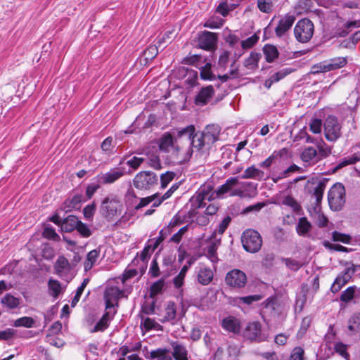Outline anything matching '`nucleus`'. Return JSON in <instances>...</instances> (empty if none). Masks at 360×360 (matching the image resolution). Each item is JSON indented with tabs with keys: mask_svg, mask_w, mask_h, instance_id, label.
I'll list each match as a JSON object with an SVG mask.
<instances>
[{
	"mask_svg": "<svg viewBox=\"0 0 360 360\" xmlns=\"http://www.w3.org/2000/svg\"><path fill=\"white\" fill-rule=\"evenodd\" d=\"M314 31L313 22L307 18H303L297 22L294 28V34L299 42L307 43L312 38Z\"/></svg>",
	"mask_w": 360,
	"mask_h": 360,
	"instance_id": "5",
	"label": "nucleus"
},
{
	"mask_svg": "<svg viewBox=\"0 0 360 360\" xmlns=\"http://www.w3.org/2000/svg\"><path fill=\"white\" fill-rule=\"evenodd\" d=\"M304 351L301 347H295L290 356L289 360H304Z\"/></svg>",
	"mask_w": 360,
	"mask_h": 360,
	"instance_id": "64",
	"label": "nucleus"
},
{
	"mask_svg": "<svg viewBox=\"0 0 360 360\" xmlns=\"http://www.w3.org/2000/svg\"><path fill=\"white\" fill-rule=\"evenodd\" d=\"M295 20V17L292 15H286L282 18L279 21L278 25L275 28L276 35L281 37L288 32Z\"/></svg>",
	"mask_w": 360,
	"mask_h": 360,
	"instance_id": "13",
	"label": "nucleus"
},
{
	"mask_svg": "<svg viewBox=\"0 0 360 360\" xmlns=\"http://www.w3.org/2000/svg\"><path fill=\"white\" fill-rule=\"evenodd\" d=\"M335 350L337 353L340 354L343 358L347 360H349V354L347 352V345L342 343L338 342L335 345Z\"/></svg>",
	"mask_w": 360,
	"mask_h": 360,
	"instance_id": "63",
	"label": "nucleus"
},
{
	"mask_svg": "<svg viewBox=\"0 0 360 360\" xmlns=\"http://www.w3.org/2000/svg\"><path fill=\"white\" fill-rule=\"evenodd\" d=\"M264 176V172L256 168L254 165L248 167L241 175L242 179H261Z\"/></svg>",
	"mask_w": 360,
	"mask_h": 360,
	"instance_id": "30",
	"label": "nucleus"
},
{
	"mask_svg": "<svg viewBox=\"0 0 360 360\" xmlns=\"http://www.w3.org/2000/svg\"><path fill=\"white\" fill-rule=\"evenodd\" d=\"M141 325L143 326L146 330H150L152 329L158 330L162 328V326L158 322L148 317L144 319H142Z\"/></svg>",
	"mask_w": 360,
	"mask_h": 360,
	"instance_id": "45",
	"label": "nucleus"
},
{
	"mask_svg": "<svg viewBox=\"0 0 360 360\" xmlns=\"http://www.w3.org/2000/svg\"><path fill=\"white\" fill-rule=\"evenodd\" d=\"M223 24L224 20L221 18H212L204 24V27L210 29H217L221 27Z\"/></svg>",
	"mask_w": 360,
	"mask_h": 360,
	"instance_id": "58",
	"label": "nucleus"
},
{
	"mask_svg": "<svg viewBox=\"0 0 360 360\" xmlns=\"http://www.w3.org/2000/svg\"><path fill=\"white\" fill-rule=\"evenodd\" d=\"M325 188V183L320 181L314 188L313 195L316 198V204H319L321 202Z\"/></svg>",
	"mask_w": 360,
	"mask_h": 360,
	"instance_id": "48",
	"label": "nucleus"
},
{
	"mask_svg": "<svg viewBox=\"0 0 360 360\" xmlns=\"http://www.w3.org/2000/svg\"><path fill=\"white\" fill-rule=\"evenodd\" d=\"M124 169L120 167L113 168L108 172L104 174L101 177V180L103 184H112L122 176H124Z\"/></svg>",
	"mask_w": 360,
	"mask_h": 360,
	"instance_id": "18",
	"label": "nucleus"
},
{
	"mask_svg": "<svg viewBox=\"0 0 360 360\" xmlns=\"http://www.w3.org/2000/svg\"><path fill=\"white\" fill-rule=\"evenodd\" d=\"M182 139H178V134L174 140L169 133L164 134L159 139V149L164 153H172L176 161L179 163L188 162L192 156V150L188 148L183 152Z\"/></svg>",
	"mask_w": 360,
	"mask_h": 360,
	"instance_id": "1",
	"label": "nucleus"
},
{
	"mask_svg": "<svg viewBox=\"0 0 360 360\" xmlns=\"http://www.w3.org/2000/svg\"><path fill=\"white\" fill-rule=\"evenodd\" d=\"M330 68L326 60L321 62L318 64L314 65L311 68V73L312 74H318L321 72H329Z\"/></svg>",
	"mask_w": 360,
	"mask_h": 360,
	"instance_id": "52",
	"label": "nucleus"
},
{
	"mask_svg": "<svg viewBox=\"0 0 360 360\" xmlns=\"http://www.w3.org/2000/svg\"><path fill=\"white\" fill-rule=\"evenodd\" d=\"M238 183V177H231L228 179L226 183L220 186L217 191V195L220 197L221 195L230 191L233 187L236 186Z\"/></svg>",
	"mask_w": 360,
	"mask_h": 360,
	"instance_id": "25",
	"label": "nucleus"
},
{
	"mask_svg": "<svg viewBox=\"0 0 360 360\" xmlns=\"http://www.w3.org/2000/svg\"><path fill=\"white\" fill-rule=\"evenodd\" d=\"M348 329L354 334L360 331V313L354 314L348 321Z\"/></svg>",
	"mask_w": 360,
	"mask_h": 360,
	"instance_id": "36",
	"label": "nucleus"
},
{
	"mask_svg": "<svg viewBox=\"0 0 360 360\" xmlns=\"http://www.w3.org/2000/svg\"><path fill=\"white\" fill-rule=\"evenodd\" d=\"M34 323V321L32 317L24 316L15 320L14 326L16 327L32 328Z\"/></svg>",
	"mask_w": 360,
	"mask_h": 360,
	"instance_id": "49",
	"label": "nucleus"
},
{
	"mask_svg": "<svg viewBox=\"0 0 360 360\" xmlns=\"http://www.w3.org/2000/svg\"><path fill=\"white\" fill-rule=\"evenodd\" d=\"M188 270V266L184 265L180 272L173 279V283L176 288H179L184 285V278Z\"/></svg>",
	"mask_w": 360,
	"mask_h": 360,
	"instance_id": "40",
	"label": "nucleus"
},
{
	"mask_svg": "<svg viewBox=\"0 0 360 360\" xmlns=\"http://www.w3.org/2000/svg\"><path fill=\"white\" fill-rule=\"evenodd\" d=\"M194 132L195 127L193 125L178 130V139H182V142H185L186 145V148L183 146V152H186L188 148L193 150V148L200 151L202 147L207 146L202 135Z\"/></svg>",
	"mask_w": 360,
	"mask_h": 360,
	"instance_id": "2",
	"label": "nucleus"
},
{
	"mask_svg": "<svg viewBox=\"0 0 360 360\" xmlns=\"http://www.w3.org/2000/svg\"><path fill=\"white\" fill-rule=\"evenodd\" d=\"M169 351L166 349L159 348L150 352V358L158 360H173L172 357L167 354Z\"/></svg>",
	"mask_w": 360,
	"mask_h": 360,
	"instance_id": "37",
	"label": "nucleus"
},
{
	"mask_svg": "<svg viewBox=\"0 0 360 360\" xmlns=\"http://www.w3.org/2000/svg\"><path fill=\"white\" fill-rule=\"evenodd\" d=\"M48 285L49 289L51 291L50 295L53 297H58V296L60 293V283L56 280L50 279Z\"/></svg>",
	"mask_w": 360,
	"mask_h": 360,
	"instance_id": "43",
	"label": "nucleus"
},
{
	"mask_svg": "<svg viewBox=\"0 0 360 360\" xmlns=\"http://www.w3.org/2000/svg\"><path fill=\"white\" fill-rule=\"evenodd\" d=\"M260 58V53L252 52L250 56L244 61L245 67L249 70H255L258 67V62Z\"/></svg>",
	"mask_w": 360,
	"mask_h": 360,
	"instance_id": "34",
	"label": "nucleus"
},
{
	"mask_svg": "<svg viewBox=\"0 0 360 360\" xmlns=\"http://www.w3.org/2000/svg\"><path fill=\"white\" fill-rule=\"evenodd\" d=\"M167 278H163L161 277L159 280L154 282L150 288V296L151 297H154L158 294L162 292L163 288L165 286V280Z\"/></svg>",
	"mask_w": 360,
	"mask_h": 360,
	"instance_id": "35",
	"label": "nucleus"
},
{
	"mask_svg": "<svg viewBox=\"0 0 360 360\" xmlns=\"http://www.w3.org/2000/svg\"><path fill=\"white\" fill-rule=\"evenodd\" d=\"M100 255V250L94 249L90 251L86 256V259L84 262V269L86 271L90 270L94 264L96 262Z\"/></svg>",
	"mask_w": 360,
	"mask_h": 360,
	"instance_id": "31",
	"label": "nucleus"
},
{
	"mask_svg": "<svg viewBox=\"0 0 360 360\" xmlns=\"http://www.w3.org/2000/svg\"><path fill=\"white\" fill-rule=\"evenodd\" d=\"M354 273L355 269L354 267L346 268L335 279L330 288L331 292L336 293L340 291V289L349 281Z\"/></svg>",
	"mask_w": 360,
	"mask_h": 360,
	"instance_id": "11",
	"label": "nucleus"
},
{
	"mask_svg": "<svg viewBox=\"0 0 360 360\" xmlns=\"http://www.w3.org/2000/svg\"><path fill=\"white\" fill-rule=\"evenodd\" d=\"M244 335L246 338L257 342H262L267 338V336L262 332V326L258 321L249 323L245 328Z\"/></svg>",
	"mask_w": 360,
	"mask_h": 360,
	"instance_id": "10",
	"label": "nucleus"
},
{
	"mask_svg": "<svg viewBox=\"0 0 360 360\" xmlns=\"http://www.w3.org/2000/svg\"><path fill=\"white\" fill-rule=\"evenodd\" d=\"M120 291L118 288H111L109 291H107L105 294V311H112L114 307V304L110 297H117Z\"/></svg>",
	"mask_w": 360,
	"mask_h": 360,
	"instance_id": "33",
	"label": "nucleus"
},
{
	"mask_svg": "<svg viewBox=\"0 0 360 360\" xmlns=\"http://www.w3.org/2000/svg\"><path fill=\"white\" fill-rule=\"evenodd\" d=\"M1 304L8 309H15L20 304V300L11 294H6L1 300Z\"/></svg>",
	"mask_w": 360,
	"mask_h": 360,
	"instance_id": "32",
	"label": "nucleus"
},
{
	"mask_svg": "<svg viewBox=\"0 0 360 360\" xmlns=\"http://www.w3.org/2000/svg\"><path fill=\"white\" fill-rule=\"evenodd\" d=\"M174 177V173L172 172H167L162 174H161L160 177L161 187L165 188L167 186L169 183L172 181Z\"/></svg>",
	"mask_w": 360,
	"mask_h": 360,
	"instance_id": "61",
	"label": "nucleus"
},
{
	"mask_svg": "<svg viewBox=\"0 0 360 360\" xmlns=\"http://www.w3.org/2000/svg\"><path fill=\"white\" fill-rule=\"evenodd\" d=\"M211 238L214 241L207 247V257L210 259L212 262L214 263L218 260L217 250V246L221 243V237L216 238V232H213Z\"/></svg>",
	"mask_w": 360,
	"mask_h": 360,
	"instance_id": "19",
	"label": "nucleus"
},
{
	"mask_svg": "<svg viewBox=\"0 0 360 360\" xmlns=\"http://www.w3.org/2000/svg\"><path fill=\"white\" fill-rule=\"evenodd\" d=\"M200 77L204 80H214L215 75L211 71V65L207 63L200 70Z\"/></svg>",
	"mask_w": 360,
	"mask_h": 360,
	"instance_id": "50",
	"label": "nucleus"
},
{
	"mask_svg": "<svg viewBox=\"0 0 360 360\" xmlns=\"http://www.w3.org/2000/svg\"><path fill=\"white\" fill-rule=\"evenodd\" d=\"M317 155L318 153L314 148L308 147L302 153L301 158L307 162L313 160Z\"/></svg>",
	"mask_w": 360,
	"mask_h": 360,
	"instance_id": "47",
	"label": "nucleus"
},
{
	"mask_svg": "<svg viewBox=\"0 0 360 360\" xmlns=\"http://www.w3.org/2000/svg\"><path fill=\"white\" fill-rule=\"evenodd\" d=\"M225 281L231 287L241 288L247 283L245 274L239 269H233L227 273Z\"/></svg>",
	"mask_w": 360,
	"mask_h": 360,
	"instance_id": "9",
	"label": "nucleus"
},
{
	"mask_svg": "<svg viewBox=\"0 0 360 360\" xmlns=\"http://www.w3.org/2000/svg\"><path fill=\"white\" fill-rule=\"evenodd\" d=\"M356 289L357 288L355 285L348 287L342 292L340 297V300L344 302H348L351 301L354 296Z\"/></svg>",
	"mask_w": 360,
	"mask_h": 360,
	"instance_id": "41",
	"label": "nucleus"
},
{
	"mask_svg": "<svg viewBox=\"0 0 360 360\" xmlns=\"http://www.w3.org/2000/svg\"><path fill=\"white\" fill-rule=\"evenodd\" d=\"M263 52L268 63H272L279 55L277 48L271 44H266L263 48Z\"/></svg>",
	"mask_w": 360,
	"mask_h": 360,
	"instance_id": "26",
	"label": "nucleus"
},
{
	"mask_svg": "<svg viewBox=\"0 0 360 360\" xmlns=\"http://www.w3.org/2000/svg\"><path fill=\"white\" fill-rule=\"evenodd\" d=\"M332 238L334 241H340L345 244L350 243L352 239L349 235L342 233L336 231L333 232Z\"/></svg>",
	"mask_w": 360,
	"mask_h": 360,
	"instance_id": "54",
	"label": "nucleus"
},
{
	"mask_svg": "<svg viewBox=\"0 0 360 360\" xmlns=\"http://www.w3.org/2000/svg\"><path fill=\"white\" fill-rule=\"evenodd\" d=\"M83 200V195L82 194H77L72 197L71 199H67L64 202V209L71 210L72 209H79L81 202Z\"/></svg>",
	"mask_w": 360,
	"mask_h": 360,
	"instance_id": "29",
	"label": "nucleus"
},
{
	"mask_svg": "<svg viewBox=\"0 0 360 360\" xmlns=\"http://www.w3.org/2000/svg\"><path fill=\"white\" fill-rule=\"evenodd\" d=\"M241 242L243 248L248 252H257L262 248V239L259 232L248 229L242 234Z\"/></svg>",
	"mask_w": 360,
	"mask_h": 360,
	"instance_id": "4",
	"label": "nucleus"
},
{
	"mask_svg": "<svg viewBox=\"0 0 360 360\" xmlns=\"http://www.w3.org/2000/svg\"><path fill=\"white\" fill-rule=\"evenodd\" d=\"M329 65L330 70H335L344 67L347 64V58L344 57L333 58L326 60Z\"/></svg>",
	"mask_w": 360,
	"mask_h": 360,
	"instance_id": "38",
	"label": "nucleus"
},
{
	"mask_svg": "<svg viewBox=\"0 0 360 360\" xmlns=\"http://www.w3.org/2000/svg\"><path fill=\"white\" fill-rule=\"evenodd\" d=\"M217 35L215 33L204 31L199 34L198 46L205 50H212L216 45Z\"/></svg>",
	"mask_w": 360,
	"mask_h": 360,
	"instance_id": "12",
	"label": "nucleus"
},
{
	"mask_svg": "<svg viewBox=\"0 0 360 360\" xmlns=\"http://www.w3.org/2000/svg\"><path fill=\"white\" fill-rule=\"evenodd\" d=\"M79 221L76 216L69 215L63 220L60 228L65 232H71L76 229Z\"/></svg>",
	"mask_w": 360,
	"mask_h": 360,
	"instance_id": "23",
	"label": "nucleus"
},
{
	"mask_svg": "<svg viewBox=\"0 0 360 360\" xmlns=\"http://www.w3.org/2000/svg\"><path fill=\"white\" fill-rule=\"evenodd\" d=\"M158 175L150 171L140 172L133 179L134 187L139 190H150L158 185Z\"/></svg>",
	"mask_w": 360,
	"mask_h": 360,
	"instance_id": "6",
	"label": "nucleus"
},
{
	"mask_svg": "<svg viewBox=\"0 0 360 360\" xmlns=\"http://www.w3.org/2000/svg\"><path fill=\"white\" fill-rule=\"evenodd\" d=\"M76 230L84 238L89 237L92 233L89 226L81 221H79Z\"/></svg>",
	"mask_w": 360,
	"mask_h": 360,
	"instance_id": "62",
	"label": "nucleus"
},
{
	"mask_svg": "<svg viewBox=\"0 0 360 360\" xmlns=\"http://www.w3.org/2000/svg\"><path fill=\"white\" fill-rule=\"evenodd\" d=\"M356 21L346 22L343 27H335L333 30V37H345L349 34V29L358 27Z\"/></svg>",
	"mask_w": 360,
	"mask_h": 360,
	"instance_id": "28",
	"label": "nucleus"
},
{
	"mask_svg": "<svg viewBox=\"0 0 360 360\" xmlns=\"http://www.w3.org/2000/svg\"><path fill=\"white\" fill-rule=\"evenodd\" d=\"M292 72L291 68H284L270 76L272 80L276 83L283 79Z\"/></svg>",
	"mask_w": 360,
	"mask_h": 360,
	"instance_id": "53",
	"label": "nucleus"
},
{
	"mask_svg": "<svg viewBox=\"0 0 360 360\" xmlns=\"http://www.w3.org/2000/svg\"><path fill=\"white\" fill-rule=\"evenodd\" d=\"M323 127L325 137L328 141L333 142L337 141L341 136L342 127L335 116H328L325 120Z\"/></svg>",
	"mask_w": 360,
	"mask_h": 360,
	"instance_id": "8",
	"label": "nucleus"
},
{
	"mask_svg": "<svg viewBox=\"0 0 360 360\" xmlns=\"http://www.w3.org/2000/svg\"><path fill=\"white\" fill-rule=\"evenodd\" d=\"M189 225H186L181 228L176 233H174L171 238L169 239V242H172L174 243H179L184 235L188 231Z\"/></svg>",
	"mask_w": 360,
	"mask_h": 360,
	"instance_id": "56",
	"label": "nucleus"
},
{
	"mask_svg": "<svg viewBox=\"0 0 360 360\" xmlns=\"http://www.w3.org/2000/svg\"><path fill=\"white\" fill-rule=\"evenodd\" d=\"M148 274L153 278H156L158 277L159 276H162L161 269H160L159 264L156 259H153L148 271Z\"/></svg>",
	"mask_w": 360,
	"mask_h": 360,
	"instance_id": "59",
	"label": "nucleus"
},
{
	"mask_svg": "<svg viewBox=\"0 0 360 360\" xmlns=\"http://www.w3.org/2000/svg\"><path fill=\"white\" fill-rule=\"evenodd\" d=\"M185 216L182 217L180 214L178 213L171 219L167 227L173 230L174 227L184 224L185 222Z\"/></svg>",
	"mask_w": 360,
	"mask_h": 360,
	"instance_id": "60",
	"label": "nucleus"
},
{
	"mask_svg": "<svg viewBox=\"0 0 360 360\" xmlns=\"http://www.w3.org/2000/svg\"><path fill=\"white\" fill-rule=\"evenodd\" d=\"M214 274L211 269L208 267H200L197 278L199 283L202 285H207L210 284L213 279Z\"/></svg>",
	"mask_w": 360,
	"mask_h": 360,
	"instance_id": "20",
	"label": "nucleus"
},
{
	"mask_svg": "<svg viewBox=\"0 0 360 360\" xmlns=\"http://www.w3.org/2000/svg\"><path fill=\"white\" fill-rule=\"evenodd\" d=\"M174 263V258L172 256L168 255L163 257L161 266V274L163 278H167L175 273L176 268Z\"/></svg>",
	"mask_w": 360,
	"mask_h": 360,
	"instance_id": "16",
	"label": "nucleus"
},
{
	"mask_svg": "<svg viewBox=\"0 0 360 360\" xmlns=\"http://www.w3.org/2000/svg\"><path fill=\"white\" fill-rule=\"evenodd\" d=\"M319 149V153L317 155L319 156V158H325L328 156L331 153V148L329 146H328L324 142L319 143L317 146Z\"/></svg>",
	"mask_w": 360,
	"mask_h": 360,
	"instance_id": "57",
	"label": "nucleus"
},
{
	"mask_svg": "<svg viewBox=\"0 0 360 360\" xmlns=\"http://www.w3.org/2000/svg\"><path fill=\"white\" fill-rule=\"evenodd\" d=\"M220 134V129L217 125H208L205 129L200 133L204 139V141L207 143V146H210L218 140Z\"/></svg>",
	"mask_w": 360,
	"mask_h": 360,
	"instance_id": "14",
	"label": "nucleus"
},
{
	"mask_svg": "<svg viewBox=\"0 0 360 360\" xmlns=\"http://www.w3.org/2000/svg\"><path fill=\"white\" fill-rule=\"evenodd\" d=\"M166 314L165 319L162 320V322L165 321L174 320L176 317V306L174 302H169L165 309Z\"/></svg>",
	"mask_w": 360,
	"mask_h": 360,
	"instance_id": "42",
	"label": "nucleus"
},
{
	"mask_svg": "<svg viewBox=\"0 0 360 360\" xmlns=\"http://www.w3.org/2000/svg\"><path fill=\"white\" fill-rule=\"evenodd\" d=\"M283 262L287 267L292 271H297L302 266V263L291 258H283Z\"/></svg>",
	"mask_w": 360,
	"mask_h": 360,
	"instance_id": "55",
	"label": "nucleus"
},
{
	"mask_svg": "<svg viewBox=\"0 0 360 360\" xmlns=\"http://www.w3.org/2000/svg\"><path fill=\"white\" fill-rule=\"evenodd\" d=\"M221 326L225 330L233 333H238L240 331L239 322L234 317L229 316L223 319Z\"/></svg>",
	"mask_w": 360,
	"mask_h": 360,
	"instance_id": "24",
	"label": "nucleus"
},
{
	"mask_svg": "<svg viewBox=\"0 0 360 360\" xmlns=\"http://www.w3.org/2000/svg\"><path fill=\"white\" fill-rule=\"evenodd\" d=\"M172 354L175 360H188V351L184 345L175 342L172 343Z\"/></svg>",
	"mask_w": 360,
	"mask_h": 360,
	"instance_id": "22",
	"label": "nucleus"
},
{
	"mask_svg": "<svg viewBox=\"0 0 360 360\" xmlns=\"http://www.w3.org/2000/svg\"><path fill=\"white\" fill-rule=\"evenodd\" d=\"M311 229V224L308 221L307 217L300 218L298 223L296 226V230L298 235L305 236Z\"/></svg>",
	"mask_w": 360,
	"mask_h": 360,
	"instance_id": "27",
	"label": "nucleus"
},
{
	"mask_svg": "<svg viewBox=\"0 0 360 360\" xmlns=\"http://www.w3.org/2000/svg\"><path fill=\"white\" fill-rule=\"evenodd\" d=\"M360 160V157L356 155H353L350 157L345 158L344 159L341 160L338 165L335 167V169H339L345 166H347L348 165H352L356 163L357 161Z\"/></svg>",
	"mask_w": 360,
	"mask_h": 360,
	"instance_id": "46",
	"label": "nucleus"
},
{
	"mask_svg": "<svg viewBox=\"0 0 360 360\" xmlns=\"http://www.w3.org/2000/svg\"><path fill=\"white\" fill-rule=\"evenodd\" d=\"M148 164L150 167L155 169H160L162 168L160 160L157 153L147 152Z\"/></svg>",
	"mask_w": 360,
	"mask_h": 360,
	"instance_id": "39",
	"label": "nucleus"
},
{
	"mask_svg": "<svg viewBox=\"0 0 360 360\" xmlns=\"http://www.w3.org/2000/svg\"><path fill=\"white\" fill-rule=\"evenodd\" d=\"M115 314V310H113L112 312L110 311H105L101 319L95 325L94 328L91 330V333L104 331L109 326L110 322L113 319Z\"/></svg>",
	"mask_w": 360,
	"mask_h": 360,
	"instance_id": "17",
	"label": "nucleus"
},
{
	"mask_svg": "<svg viewBox=\"0 0 360 360\" xmlns=\"http://www.w3.org/2000/svg\"><path fill=\"white\" fill-rule=\"evenodd\" d=\"M282 204L292 208L294 212H298L301 210L300 204L292 196H285L282 201Z\"/></svg>",
	"mask_w": 360,
	"mask_h": 360,
	"instance_id": "44",
	"label": "nucleus"
},
{
	"mask_svg": "<svg viewBox=\"0 0 360 360\" xmlns=\"http://www.w3.org/2000/svg\"><path fill=\"white\" fill-rule=\"evenodd\" d=\"M214 94V90L212 85L202 87L195 98V103L198 105H206Z\"/></svg>",
	"mask_w": 360,
	"mask_h": 360,
	"instance_id": "15",
	"label": "nucleus"
},
{
	"mask_svg": "<svg viewBox=\"0 0 360 360\" xmlns=\"http://www.w3.org/2000/svg\"><path fill=\"white\" fill-rule=\"evenodd\" d=\"M122 205L115 198L106 197L102 201L100 212L108 221L121 214Z\"/></svg>",
	"mask_w": 360,
	"mask_h": 360,
	"instance_id": "7",
	"label": "nucleus"
},
{
	"mask_svg": "<svg viewBox=\"0 0 360 360\" xmlns=\"http://www.w3.org/2000/svg\"><path fill=\"white\" fill-rule=\"evenodd\" d=\"M190 202L191 204L193 210L203 207L206 205V203L199 194H195L193 196H192L190 199Z\"/></svg>",
	"mask_w": 360,
	"mask_h": 360,
	"instance_id": "51",
	"label": "nucleus"
},
{
	"mask_svg": "<svg viewBox=\"0 0 360 360\" xmlns=\"http://www.w3.org/2000/svg\"><path fill=\"white\" fill-rule=\"evenodd\" d=\"M54 269L58 276H63L70 269L69 261L64 256H59L54 264Z\"/></svg>",
	"mask_w": 360,
	"mask_h": 360,
	"instance_id": "21",
	"label": "nucleus"
},
{
	"mask_svg": "<svg viewBox=\"0 0 360 360\" xmlns=\"http://www.w3.org/2000/svg\"><path fill=\"white\" fill-rule=\"evenodd\" d=\"M328 200L331 210H340L345 203V188L342 184L337 183L329 190Z\"/></svg>",
	"mask_w": 360,
	"mask_h": 360,
	"instance_id": "3",
	"label": "nucleus"
}]
</instances>
